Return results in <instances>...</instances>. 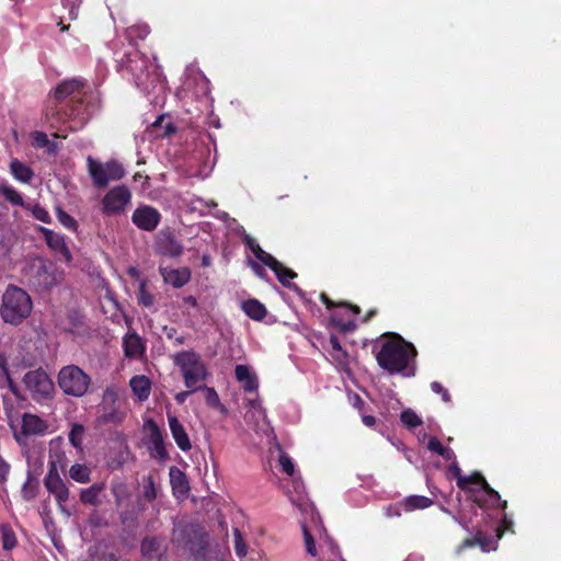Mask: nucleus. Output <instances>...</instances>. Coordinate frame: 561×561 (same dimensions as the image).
Masks as SVG:
<instances>
[{
    "label": "nucleus",
    "mask_w": 561,
    "mask_h": 561,
    "mask_svg": "<svg viewBox=\"0 0 561 561\" xmlns=\"http://www.w3.org/2000/svg\"><path fill=\"white\" fill-rule=\"evenodd\" d=\"M84 81L69 79L60 82L54 92L51 104L44 112L45 122L50 128L59 129V125L68 121L75 122L69 130H77L88 121L84 101Z\"/></svg>",
    "instance_id": "1"
},
{
    "label": "nucleus",
    "mask_w": 561,
    "mask_h": 561,
    "mask_svg": "<svg viewBox=\"0 0 561 561\" xmlns=\"http://www.w3.org/2000/svg\"><path fill=\"white\" fill-rule=\"evenodd\" d=\"M380 339L383 341L376 354L378 366L390 375L414 376V369L409 368L410 360L416 356L414 345L394 332L383 333Z\"/></svg>",
    "instance_id": "2"
},
{
    "label": "nucleus",
    "mask_w": 561,
    "mask_h": 561,
    "mask_svg": "<svg viewBox=\"0 0 561 561\" xmlns=\"http://www.w3.org/2000/svg\"><path fill=\"white\" fill-rule=\"evenodd\" d=\"M33 301L28 293L16 286L8 285L1 305L0 316L4 323L18 327L22 324L32 313Z\"/></svg>",
    "instance_id": "3"
},
{
    "label": "nucleus",
    "mask_w": 561,
    "mask_h": 561,
    "mask_svg": "<svg viewBox=\"0 0 561 561\" xmlns=\"http://www.w3.org/2000/svg\"><path fill=\"white\" fill-rule=\"evenodd\" d=\"M28 287L36 293H47L64 279V271L43 256L33 259L25 271Z\"/></svg>",
    "instance_id": "4"
},
{
    "label": "nucleus",
    "mask_w": 561,
    "mask_h": 561,
    "mask_svg": "<svg viewBox=\"0 0 561 561\" xmlns=\"http://www.w3.org/2000/svg\"><path fill=\"white\" fill-rule=\"evenodd\" d=\"M172 360L180 368L186 388L192 391L202 389L201 383L206 380L208 370L197 352L181 351L172 356Z\"/></svg>",
    "instance_id": "5"
},
{
    "label": "nucleus",
    "mask_w": 561,
    "mask_h": 561,
    "mask_svg": "<svg viewBox=\"0 0 561 561\" xmlns=\"http://www.w3.org/2000/svg\"><path fill=\"white\" fill-rule=\"evenodd\" d=\"M172 541L190 553L198 556L207 548V534L198 523H179L172 530Z\"/></svg>",
    "instance_id": "6"
},
{
    "label": "nucleus",
    "mask_w": 561,
    "mask_h": 561,
    "mask_svg": "<svg viewBox=\"0 0 561 561\" xmlns=\"http://www.w3.org/2000/svg\"><path fill=\"white\" fill-rule=\"evenodd\" d=\"M57 385L69 397H83L91 385V377L77 365L61 367L57 375Z\"/></svg>",
    "instance_id": "7"
},
{
    "label": "nucleus",
    "mask_w": 561,
    "mask_h": 561,
    "mask_svg": "<svg viewBox=\"0 0 561 561\" xmlns=\"http://www.w3.org/2000/svg\"><path fill=\"white\" fill-rule=\"evenodd\" d=\"M22 382L36 402L49 401L55 394V385L47 371L42 367L24 374Z\"/></svg>",
    "instance_id": "8"
},
{
    "label": "nucleus",
    "mask_w": 561,
    "mask_h": 561,
    "mask_svg": "<svg viewBox=\"0 0 561 561\" xmlns=\"http://www.w3.org/2000/svg\"><path fill=\"white\" fill-rule=\"evenodd\" d=\"M88 171L95 187L107 186L111 181H118L125 176V169L117 160L101 163L92 157H88Z\"/></svg>",
    "instance_id": "9"
},
{
    "label": "nucleus",
    "mask_w": 561,
    "mask_h": 561,
    "mask_svg": "<svg viewBox=\"0 0 561 561\" xmlns=\"http://www.w3.org/2000/svg\"><path fill=\"white\" fill-rule=\"evenodd\" d=\"M466 493L470 494L472 502L483 510L500 507L504 511L507 507V501L501 499L499 492L491 488L483 476Z\"/></svg>",
    "instance_id": "10"
},
{
    "label": "nucleus",
    "mask_w": 561,
    "mask_h": 561,
    "mask_svg": "<svg viewBox=\"0 0 561 561\" xmlns=\"http://www.w3.org/2000/svg\"><path fill=\"white\" fill-rule=\"evenodd\" d=\"M131 193L125 185L111 188L102 198V214L105 216L121 215L130 203Z\"/></svg>",
    "instance_id": "11"
},
{
    "label": "nucleus",
    "mask_w": 561,
    "mask_h": 561,
    "mask_svg": "<svg viewBox=\"0 0 561 561\" xmlns=\"http://www.w3.org/2000/svg\"><path fill=\"white\" fill-rule=\"evenodd\" d=\"M44 485L47 491L53 494L62 512L64 504L69 500V489L58 473L57 466L54 461L49 462L48 472L44 479Z\"/></svg>",
    "instance_id": "12"
},
{
    "label": "nucleus",
    "mask_w": 561,
    "mask_h": 561,
    "mask_svg": "<svg viewBox=\"0 0 561 561\" xmlns=\"http://www.w3.org/2000/svg\"><path fill=\"white\" fill-rule=\"evenodd\" d=\"M131 221L140 230L151 232L159 226L161 214L152 206H140L134 210Z\"/></svg>",
    "instance_id": "13"
},
{
    "label": "nucleus",
    "mask_w": 561,
    "mask_h": 561,
    "mask_svg": "<svg viewBox=\"0 0 561 561\" xmlns=\"http://www.w3.org/2000/svg\"><path fill=\"white\" fill-rule=\"evenodd\" d=\"M37 231L44 238L47 247L55 253L60 255L65 262L70 263L72 261V254L65 240V237L60 233L55 232L51 229L39 226Z\"/></svg>",
    "instance_id": "14"
},
{
    "label": "nucleus",
    "mask_w": 561,
    "mask_h": 561,
    "mask_svg": "<svg viewBox=\"0 0 561 561\" xmlns=\"http://www.w3.org/2000/svg\"><path fill=\"white\" fill-rule=\"evenodd\" d=\"M125 68L133 76L138 88H147L149 72L148 60L145 57L135 55L134 58H128Z\"/></svg>",
    "instance_id": "15"
},
{
    "label": "nucleus",
    "mask_w": 561,
    "mask_h": 561,
    "mask_svg": "<svg viewBox=\"0 0 561 561\" xmlns=\"http://www.w3.org/2000/svg\"><path fill=\"white\" fill-rule=\"evenodd\" d=\"M126 414L125 412L121 411L119 408L116 405V400L113 399L112 402H107V398H104V403L101 405L100 414L98 415V424L100 425H117L121 424Z\"/></svg>",
    "instance_id": "16"
},
{
    "label": "nucleus",
    "mask_w": 561,
    "mask_h": 561,
    "mask_svg": "<svg viewBox=\"0 0 561 561\" xmlns=\"http://www.w3.org/2000/svg\"><path fill=\"white\" fill-rule=\"evenodd\" d=\"M159 272L165 284L171 285L173 288H181L186 285L192 276L188 267L169 268L160 267Z\"/></svg>",
    "instance_id": "17"
},
{
    "label": "nucleus",
    "mask_w": 561,
    "mask_h": 561,
    "mask_svg": "<svg viewBox=\"0 0 561 561\" xmlns=\"http://www.w3.org/2000/svg\"><path fill=\"white\" fill-rule=\"evenodd\" d=\"M273 263H267L266 266L274 272L275 276L277 277L278 282L287 287L293 288L295 291H297L300 296L304 295L302 290L299 289L296 285H293L290 283V279H294L297 277V273L293 270L284 266L279 261H277L274 256L272 257Z\"/></svg>",
    "instance_id": "18"
},
{
    "label": "nucleus",
    "mask_w": 561,
    "mask_h": 561,
    "mask_svg": "<svg viewBox=\"0 0 561 561\" xmlns=\"http://www.w3.org/2000/svg\"><path fill=\"white\" fill-rule=\"evenodd\" d=\"M157 249L161 255L178 257L183 253L182 243L171 233H162L157 241Z\"/></svg>",
    "instance_id": "19"
},
{
    "label": "nucleus",
    "mask_w": 561,
    "mask_h": 561,
    "mask_svg": "<svg viewBox=\"0 0 561 561\" xmlns=\"http://www.w3.org/2000/svg\"><path fill=\"white\" fill-rule=\"evenodd\" d=\"M168 422L172 437L178 447L182 451H188L192 448V444L184 426L174 415H168Z\"/></svg>",
    "instance_id": "20"
},
{
    "label": "nucleus",
    "mask_w": 561,
    "mask_h": 561,
    "mask_svg": "<svg viewBox=\"0 0 561 561\" xmlns=\"http://www.w3.org/2000/svg\"><path fill=\"white\" fill-rule=\"evenodd\" d=\"M163 540L158 537H146L140 543V550L146 561H161L164 552Z\"/></svg>",
    "instance_id": "21"
},
{
    "label": "nucleus",
    "mask_w": 561,
    "mask_h": 561,
    "mask_svg": "<svg viewBox=\"0 0 561 561\" xmlns=\"http://www.w3.org/2000/svg\"><path fill=\"white\" fill-rule=\"evenodd\" d=\"M47 423L42 417L32 413L22 416V434L25 436L42 435L47 431Z\"/></svg>",
    "instance_id": "22"
},
{
    "label": "nucleus",
    "mask_w": 561,
    "mask_h": 561,
    "mask_svg": "<svg viewBox=\"0 0 561 561\" xmlns=\"http://www.w3.org/2000/svg\"><path fill=\"white\" fill-rule=\"evenodd\" d=\"M496 540L493 537L485 536L481 530L477 531L473 537H467L459 546V550L473 548L478 546L483 552L496 549Z\"/></svg>",
    "instance_id": "23"
},
{
    "label": "nucleus",
    "mask_w": 561,
    "mask_h": 561,
    "mask_svg": "<svg viewBox=\"0 0 561 561\" xmlns=\"http://www.w3.org/2000/svg\"><path fill=\"white\" fill-rule=\"evenodd\" d=\"M147 424H148V427L150 431V440L152 444V450L154 453V457L161 461L167 460L169 458V454L165 449V446L163 443V436L160 431V427L152 420H149Z\"/></svg>",
    "instance_id": "24"
},
{
    "label": "nucleus",
    "mask_w": 561,
    "mask_h": 561,
    "mask_svg": "<svg viewBox=\"0 0 561 561\" xmlns=\"http://www.w3.org/2000/svg\"><path fill=\"white\" fill-rule=\"evenodd\" d=\"M449 472L456 479L457 486L467 492L470 486L479 479H482V473L474 471L469 476H463L457 461H454L448 467Z\"/></svg>",
    "instance_id": "25"
},
{
    "label": "nucleus",
    "mask_w": 561,
    "mask_h": 561,
    "mask_svg": "<svg viewBox=\"0 0 561 561\" xmlns=\"http://www.w3.org/2000/svg\"><path fill=\"white\" fill-rule=\"evenodd\" d=\"M123 347L125 356L136 358L145 352V345L141 337L136 333H127L123 339Z\"/></svg>",
    "instance_id": "26"
},
{
    "label": "nucleus",
    "mask_w": 561,
    "mask_h": 561,
    "mask_svg": "<svg viewBox=\"0 0 561 561\" xmlns=\"http://www.w3.org/2000/svg\"><path fill=\"white\" fill-rule=\"evenodd\" d=\"M129 386L133 393L138 398L139 401H146L151 391V381L145 375H137L131 377Z\"/></svg>",
    "instance_id": "27"
},
{
    "label": "nucleus",
    "mask_w": 561,
    "mask_h": 561,
    "mask_svg": "<svg viewBox=\"0 0 561 561\" xmlns=\"http://www.w3.org/2000/svg\"><path fill=\"white\" fill-rule=\"evenodd\" d=\"M170 483L174 494L184 495L190 491L188 480L186 474L175 466H172L169 470Z\"/></svg>",
    "instance_id": "28"
},
{
    "label": "nucleus",
    "mask_w": 561,
    "mask_h": 561,
    "mask_svg": "<svg viewBox=\"0 0 561 561\" xmlns=\"http://www.w3.org/2000/svg\"><path fill=\"white\" fill-rule=\"evenodd\" d=\"M105 490L104 482H98L87 489H82L80 492V501L84 505H91L99 507L102 504L100 500L101 493Z\"/></svg>",
    "instance_id": "29"
},
{
    "label": "nucleus",
    "mask_w": 561,
    "mask_h": 561,
    "mask_svg": "<svg viewBox=\"0 0 561 561\" xmlns=\"http://www.w3.org/2000/svg\"><path fill=\"white\" fill-rule=\"evenodd\" d=\"M236 379L242 383V388L245 392H253L259 388L257 378L251 374L250 369L245 365H237L234 369Z\"/></svg>",
    "instance_id": "30"
},
{
    "label": "nucleus",
    "mask_w": 561,
    "mask_h": 561,
    "mask_svg": "<svg viewBox=\"0 0 561 561\" xmlns=\"http://www.w3.org/2000/svg\"><path fill=\"white\" fill-rule=\"evenodd\" d=\"M241 309L249 318L255 321H262L267 314L266 307L255 298L242 301Z\"/></svg>",
    "instance_id": "31"
},
{
    "label": "nucleus",
    "mask_w": 561,
    "mask_h": 561,
    "mask_svg": "<svg viewBox=\"0 0 561 561\" xmlns=\"http://www.w3.org/2000/svg\"><path fill=\"white\" fill-rule=\"evenodd\" d=\"M10 171L13 178L22 183L28 184L34 178V171L18 159L10 162Z\"/></svg>",
    "instance_id": "32"
},
{
    "label": "nucleus",
    "mask_w": 561,
    "mask_h": 561,
    "mask_svg": "<svg viewBox=\"0 0 561 561\" xmlns=\"http://www.w3.org/2000/svg\"><path fill=\"white\" fill-rule=\"evenodd\" d=\"M433 500L424 495H410L407 496L399 506L403 507L405 512L415 510H424L433 505Z\"/></svg>",
    "instance_id": "33"
},
{
    "label": "nucleus",
    "mask_w": 561,
    "mask_h": 561,
    "mask_svg": "<svg viewBox=\"0 0 561 561\" xmlns=\"http://www.w3.org/2000/svg\"><path fill=\"white\" fill-rule=\"evenodd\" d=\"M32 146L35 149H46L48 154H56L58 150L57 142L50 140L44 131L35 130L32 133Z\"/></svg>",
    "instance_id": "34"
},
{
    "label": "nucleus",
    "mask_w": 561,
    "mask_h": 561,
    "mask_svg": "<svg viewBox=\"0 0 561 561\" xmlns=\"http://www.w3.org/2000/svg\"><path fill=\"white\" fill-rule=\"evenodd\" d=\"M151 133L154 134L156 137L164 138L175 134L176 127L169 118H165L164 115H160L151 125Z\"/></svg>",
    "instance_id": "35"
},
{
    "label": "nucleus",
    "mask_w": 561,
    "mask_h": 561,
    "mask_svg": "<svg viewBox=\"0 0 561 561\" xmlns=\"http://www.w3.org/2000/svg\"><path fill=\"white\" fill-rule=\"evenodd\" d=\"M243 242L244 244L252 251V253L254 254V256L260 261L262 262L264 265H266L267 263H273L272 261V257L273 255L265 252L261 247L260 244L256 242V240L252 237H250L249 234H247L244 238H243Z\"/></svg>",
    "instance_id": "36"
},
{
    "label": "nucleus",
    "mask_w": 561,
    "mask_h": 561,
    "mask_svg": "<svg viewBox=\"0 0 561 561\" xmlns=\"http://www.w3.org/2000/svg\"><path fill=\"white\" fill-rule=\"evenodd\" d=\"M111 493L114 496L116 506H122L128 500L130 493L126 482L122 480H113L111 483Z\"/></svg>",
    "instance_id": "37"
},
{
    "label": "nucleus",
    "mask_w": 561,
    "mask_h": 561,
    "mask_svg": "<svg viewBox=\"0 0 561 561\" xmlns=\"http://www.w3.org/2000/svg\"><path fill=\"white\" fill-rule=\"evenodd\" d=\"M0 371L2 374V376L4 377L5 381H7V385H8V389L10 390V392L16 397V398H20V387L19 385L13 380L12 376H11V373H10V369H9V364H8V360L4 356H0Z\"/></svg>",
    "instance_id": "38"
},
{
    "label": "nucleus",
    "mask_w": 561,
    "mask_h": 561,
    "mask_svg": "<svg viewBox=\"0 0 561 561\" xmlns=\"http://www.w3.org/2000/svg\"><path fill=\"white\" fill-rule=\"evenodd\" d=\"M69 477L79 483H88L91 480V470L88 466L75 463L69 469Z\"/></svg>",
    "instance_id": "39"
},
{
    "label": "nucleus",
    "mask_w": 561,
    "mask_h": 561,
    "mask_svg": "<svg viewBox=\"0 0 561 561\" xmlns=\"http://www.w3.org/2000/svg\"><path fill=\"white\" fill-rule=\"evenodd\" d=\"M0 193L10 204L28 208V205H25L22 195L14 187L10 185H2L0 187Z\"/></svg>",
    "instance_id": "40"
},
{
    "label": "nucleus",
    "mask_w": 561,
    "mask_h": 561,
    "mask_svg": "<svg viewBox=\"0 0 561 561\" xmlns=\"http://www.w3.org/2000/svg\"><path fill=\"white\" fill-rule=\"evenodd\" d=\"M330 324L337 329L341 333L354 332L357 324L354 320L344 321L339 313H333L330 317Z\"/></svg>",
    "instance_id": "41"
},
{
    "label": "nucleus",
    "mask_w": 561,
    "mask_h": 561,
    "mask_svg": "<svg viewBox=\"0 0 561 561\" xmlns=\"http://www.w3.org/2000/svg\"><path fill=\"white\" fill-rule=\"evenodd\" d=\"M320 300L329 310L336 308V307H341V308H346V309L351 310L354 314L360 313V308L357 305H353L347 301L335 302L332 299H330L325 293L320 294Z\"/></svg>",
    "instance_id": "42"
},
{
    "label": "nucleus",
    "mask_w": 561,
    "mask_h": 561,
    "mask_svg": "<svg viewBox=\"0 0 561 561\" xmlns=\"http://www.w3.org/2000/svg\"><path fill=\"white\" fill-rule=\"evenodd\" d=\"M85 433V428L82 424L75 423L71 426L68 438L70 444L77 448L82 449L83 436Z\"/></svg>",
    "instance_id": "43"
},
{
    "label": "nucleus",
    "mask_w": 561,
    "mask_h": 561,
    "mask_svg": "<svg viewBox=\"0 0 561 561\" xmlns=\"http://www.w3.org/2000/svg\"><path fill=\"white\" fill-rule=\"evenodd\" d=\"M158 496L156 482L152 474L147 476L144 478V484H142V497L151 503L153 502Z\"/></svg>",
    "instance_id": "44"
},
{
    "label": "nucleus",
    "mask_w": 561,
    "mask_h": 561,
    "mask_svg": "<svg viewBox=\"0 0 561 561\" xmlns=\"http://www.w3.org/2000/svg\"><path fill=\"white\" fill-rule=\"evenodd\" d=\"M400 420L408 428H415L423 424L422 419L411 409L403 410Z\"/></svg>",
    "instance_id": "45"
},
{
    "label": "nucleus",
    "mask_w": 561,
    "mask_h": 561,
    "mask_svg": "<svg viewBox=\"0 0 561 561\" xmlns=\"http://www.w3.org/2000/svg\"><path fill=\"white\" fill-rule=\"evenodd\" d=\"M1 543L2 548L7 551L14 549L18 545L16 536L9 526L1 528Z\"/></svg>",
    "instance_id": "46"
},
{
    "label": "nucleus",
    "mask_w": 561,
    "mask_h": 561,
    "mask_svg": "<svg viewBox=\"0 0 561 561\" xmlns=\"http://www.w3.org/2000/svg\"><path fill=\"white\" fill-rule=\"evenodd\" d=\"M38 481L33 478L30 473L22 486V496L26 501L33 500L37 495Z\"/></svg>",
    "instance_id": "47"
},
{
    "label": "nucleus",
    "mask_w": 561,
    "mask_h": 561,
    "mask_svg": "<svg viewBox=\"0 0 561 561\" xmlns=\"http://www.w3.org/2000/svg\"><path fill=\"white\" fill-rule=\"evenodd\" d=\"M137 300L140 306L146 308H151L154 305V296L147 290L145 282H141L139 285Z\"/></svg>",
    "instance_id": "48"
},
{
    "label": "nucleus",
    "mask_w": 561,
    "mask_h": 561,
    "mask_svg": "<svg viewBox=\"0 0 561 561\" xmlns=\"http://www.w3.org/2000/svg\"><path fill=\"white\" fill-rule=\"evenodd\" d=\"M56 216L58 221L67 229L76 231L78 228L77 220L69 215L67 211H65L62 208L58 207L56 209Z\"/></svg>",
    "instance_id": "49"
},
{
    "label": "nucleus",
    "mask_w": 561,
    "mask_h": 561,
    "mask_svg": "<svg viewBox=\"0 0 561 561\" xmlns=\"http://www.w3.org/2000/svg\"><path fill=\"white\" fill-rule=\"evenodd\" d=\"M126 33L129 39H145L149 35L150 30L147 25H133L127 28Z\"/></svg>",
    "instance_id": "50"
},
{
    "label": "nucleus",
    "mask_w": 561,
    "mask_h": 561,
    "mask_svg": "<svg viewBox=\"0 0 561 561\" xmlns=\"http://www.w3.org/2000/svg\"><path fill=\"white\" fill-rule=\"evenodd\" d=\"M513 526V520L503 512L501 524L496 528V539H501L505 533H514Z\"/></svg>",
    "instance_id": "51"
},
{
    "label": "nucleus",
    "mask_w": 561,
    "mask_h": 561,
    "mask_svg": "<svg viewBox=\"0 0 561 561\" xmlns=\"http://www.w3.org/2000/svg\"><path fill=\"white\" fill-rule=\"evenodd\" d=\"M31 211H32V215L35 219L44 222V224H50L51 222V217L49 215V213L47 211L46 208H44L43 206H41L39 204H36L34 206H30L28 205V208Z\"/></svg>",
    "instance_id": "52"
},
{
    "label": "nucleus",
    "mask_w": 561,
    "mask_h": 561,
    "mask_svg": "<svg viewBox=\"0 0 561 561\" xmlns=\"http://www.w3.org/2000/svg\"><path fill=\"white\" fill-rule=\"evenodd\" d=\"M302 533H304V540H305V546H306L307 552L310 556L316 557L317 556L316 541L306 525H302Z\"/></svg>",
    "instance_id": "53"
},
{
    "label": "nucleus",
    "mask_w": 561,
    "mask_h": 561,
    "mask_svg": "<svg viewBox=\"0 0 561 561\" xmlns=\"http://www.w3.org/2000/svg\"><path fill=\"white\" fill-rule=\"evenodd\" d=\"M278 462L282 470L287 476H293L295 473V465L293 462V459L286 453L280 451Z\"/></svg>",
    "instance_id": "54"
},
{
    "label": "nucleus",
    "mask_w": 561,
    "mask_h": 561,
    "mask_svg": "<svg viewBox=\"0 0 561 561\" xmlns=\"http://www.w3.org/2000/svg\"><path fill=\"white\" fill-rule=\"evenodd\" d=\"M233 536L236 554L242 558L247 554V545L242 538L241 531L238 528L233 529Z\"/></svg>",
    "instance_id": "55"
},
{
    "label": "nucleus",
    "mask_w": 561,
    "mask_h": 561,
    "mask_svg": "<svg viewBox=\"0 0 561 561\" xmlns=\"http://www.w3.org/2000/svg\"><path fill=\"white\" fill-rule=\"evenodd\" d=\"M202 388H205L206 390L205 400L210 408L220 405L219 396L214 388H208L206 386H202Z\"/></svg>",
    "instance_id": "56"
},
{
    "label": "nucleus",
    "mask_w": 561,
    "mask_h": 561,
    "mask_svg": "<svg viewBox=\"0 0 561 561\" xmlns=\"http://www.w3.org/2000/svg\"><path fill=\"white\" fill-rule=\"evenodd\" d=\"M431 389L433 392L440 394L444 402L449 403L451 401L448 390L440 382L433 381L431 383Z\"/></svg>",
    "instance_id": "57"
},
{
    "label": "nucleus",
    "mask_w": 561,
    "mask_h": 561,
    "mask_svg": "<svg viewBox=\"0 0 561 561\" xmlns=\"http://www.w3.org/2000/svg\"><path fill=\"white\" fill-rule=\"evenodd\" d=\"M10 469V465L0 456V484L7 482Z\"/></svg>",
    "instance_id": "58"
},
{
    "label": "nucleus",
    "mask_w": 561,
    "mask_h": 561,
    "mask_svg": "<svg viewBox=\"0 0 561 561\" xmlns=\"http://www.w3.org/2000/svg\"><path fill=\"white\" fill-rule=\"evenodd\" d=\"M427 448L437 455H442L445 446L436 437H431L428 439Z\"/></svg>",
    "instance_id": "59"
},
{
    "label": "nucleus",
    "mask_w": 561,
    "mask_h": 561,
    "mask_svg": "<svg viewBox=\"0 0 561 561\" xmlns=\"http://www.w3.org/2000/svg\"><path fill=\"white\" fill-rule=\"evenodd\" d=\"M329 342L333 351L341 353V355L344 357L346 356V352L342 348L340 340L336 335L331 334Z\"/></svg>",
    "instance_id": "60"
},
{
    "label": "nucleus",
    "mask_w": 561,
    "mask_h": 561,
    "mask_svg": "<svg viewBox=\"0 0 561 561\" xmlns=\"http://www.w3.org/2000/svg\"><path fill=\"white\" fill-rule=\"evenodd\" d=\"M440 457H443L445 460H450V461H456V455L454 453L453 449H450L449 447H445L442 455H439Z\"/></svg>",
    "instance_id": "61"
},
{
    "label": "nucleus",
    "mask_w": 561,
    "mask_h": 561,
    "mask_svg": "<svg viewBox=\"0 0 561 561\" xmlns=\"http://www.w3.org/2000/svg\"><path fill=\"white\" fill-rule=\"evenodd\" d=\"M192 392L191 389L188 391L179 392L175 394L174 399L179 404H183Z\"/></svg>",
    "instance_id": "62"
},
{
    "label": "nucleus",
    "mask_w": 561,
    "mask_h": 561,
    "mask_svg": "<svg viewBox=\"0 0 561 561\" xmlns=\"http://www.w3.org/2000/svg\"><path fill=\"white\" fill-rule=\"evenodd\" d=\"M251 266L259 277L264 278L266 276V272L264 271V268L256 262L252 261Z\"/></svg>",
    "instance_id": "63"
},
{
    "label": "nucleus",
    "mask_w": 561,
    "mask_h": 561,
    "mask_svg": "<svg viewBox=\"0 0 561 561\" xmlns=\"http://www.w3.org/2000/svg\"><path fill=\"white\" fill-rule=\"evenodd\" d=\"M454 520L458 523L462 528L468 529L469 528V522L465 518L462 514L458 516H453Z\"/></svg>",
    "instance_id": "64"
}]
</instances>
